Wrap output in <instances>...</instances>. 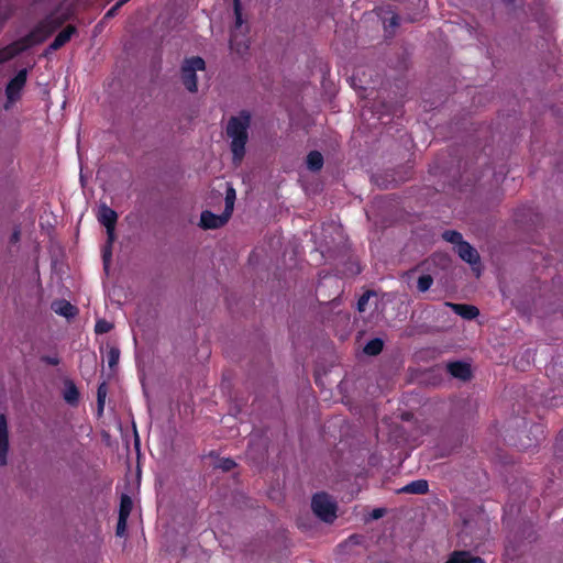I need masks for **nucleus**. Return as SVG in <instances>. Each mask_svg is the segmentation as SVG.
Returning <instances> with one entry per match:
<instances>
[{"instance_id":"1","label":"nucleus","mask_w":563,"mask_h":563,"mask_svg":"<svg viewBox=\"0 0 563 563\" xmlns=\"http://www.w3.org/2000/svg\"><path fill=\"white\" fill-rule=\"evenodd\" d=\"M250 124L251 113L246 110L240 111L238 115L231 117L228 121L225 132L231 139L230 147L234 165H239L245 156Z\"/></svg>"},{"instance_id":"2","label":"nucleus","mask_w":563,"mask_h":563,"mask_svg":"<svg viewBox=\"0 0 563 563\" xmlns=\"http://www.w3.org/2000/svg\"><path fill=\"white\" fill-rule=\"evenodd\" d=\"M233 12L235 16L234 26L230 35V48L239 55H244L250 48V26L243 20L242 5L240 0H233Z\"/></svg>"},{"instance_id":"3","label":"nucleus","mask_w":563,"mask_h":563,"mask_svg":"<svg viewBox=\"0 0 563 563\" xmlns=\"http://www.w3.org/2000/svg\"><path fill=\"white\" fill-rule=\"evenodd\" d=\"M206 69V62L199 56L186 58L180 68L181 81L189 92L198 90L197 71Z\"/></svg>"},{"instance_id":"4","label":"nucleus","mask_w":563,"mask_h":563,"mask_svg":"<svg viewBox=\"0 0 563 563\" xmlns=\"http://www.w3.org/2000/svg\"><path fill=\"white\" fill-rule=\"evenodd\" d=\"M314 515L322 521L331 523L336 518V504L325 493H317L311 500Z\"/></svg>"},{"instance_id":"5","label":"nucleus","mask_w":563,"mask_h":563,"mask_svg":"<svg viewBox=\"0 0 563 563\" xmlns=\"http://www.w3.org/2000/svg\"><path fill=\"white\" fill-rule=\"evenodd\" d=\"M27 80V69H20L16 75L9 80L5 86L4 95H5V103L4 109L8 110L11 106H13L16 101L21 99L22 91L26 85Z\"/></svg>"},{"instance_id":"6","label":"nucleus","mask_w":563,"mask_h":563,"mask_svg":"<svg viewBox=\"0 0 563 563\" xmlns=\"http://www.w3.org/2000/svg\"><path fill=\"white\" fill-rule=\"evenodd\" d=\"M97 219L107 230L108 240L106 246H112L118 213L107 203H100L97 211Z\"/></svg>"},{"instance_id":"7","label":"nucleus","mask_w":563,"mask_h":563,"mask_svg":"<svg viewBox=\"0 0 563 563\" xmlns=\"http://www.w3.org/2000/svg\"><path fill=\"white\" fill-rule=\"evenodd\" d=\"M229 218L230 217H227L225 212L218 216L209 210H206L201 212L199 225L203 229H218L224 225Z\"/></svg>"},{"instance_id":"8","label":"nucleus","mask_w":563,"mask_h":563,"mask_svg":"<svg viewBox=\"0 0 563 563\" xmlns=\"http://www.w3.org/2000/svg\"><path fill=\"white\" fill-rule=\"evenodd\" d=\"M34 34L27 33L26 35L13 41L9 45L4 46L9 54H12V58L18 56L19 54L25 52L26 49L37 45L35 40L32 38Z\"/></svg>"},{"instance_id":"9","label":"nucleus","mask_w":563,"mask_h":563,"mask_svg":"<svg viewBox=\"0 0 563 563\" xmlns=\"http://www.w3.org/2000/svg\"><path fill=\"white\" fill-rule=\"evenodd\" d=\"M9 431L4 415H0V465L8 464Z\"/></svg>"},{"instance_id":"10","label":"nucleus","mask_w":563,"mask_h":563,"mask_svg":"<svg viewBox=\"0 0 563 563\" xmlns=\"http://www.w3.org/2000/svg\"><path fill=\"white\" fill-rule=\"evenodd\" d=\"M459 256L468 263L475 273L476 277L481 276L482 273V264L481 256L477 252V249H457Z\"/></svg>"},{"instance_id":"11","label":"nucleus","mask_w":563,"mask_h":563,"mask_svg":"<svg viewBox=\"0 0 563 563\" xmlns=\"http://www.w3.org/2000/svg\"><path fill=\"white\" fill-rule=\"evenodd\" d=\"M76 33L77 27L75 25H67L55 36L54 41L48 45L47 51H57L62 48L66 43L70 41L71 36Z\"/></svg>"},{"instance_id":"12","label":"nucleus","mask_w":563,"mask_h":563,"mask_svg":"<svg viewBox=\"0 0 563 563\" xmlns=\"http://www.w3.org/2000/svg\"><path fill=\"white\" fill-rule=\"evenodd\" d=\"M67 20V15L52 12L46 15L41 22L46 27V35H52L57 29H59Z\"/></svg>"},{"instance_id":"13","label":"nucleus","mask_w":563,"mask_h":563,"mask_svg":"<svg viewBox=\"0 0 563 563\" xmlns=\"http://www.w3.org/2000/svg\"><path fill=\"white\" fill-rule=\"evenodd\" d=\"M445 306L450 307L456 314L466 320H472L479 313V310L472 305L445 302Z\"/></svg>"},{"instance_id":"14","label":"nucleus","mask_w":563,"mask_h":563,"mask_svg":"<svg viewBox=\"0 0 563 563\" xmlns=\"http://www.w3.org/2000/svg\"><path fill=\"white\" fill-rule=\"evenodd\" d=\"M448 372L455 378L467 380L471 378V367L464 362H452L446 365Z\"/></svg>"},{"instance_id":"15","label":"nucleus","mask_w":563,"mask_h":563,"mask_svg":"<svg viewBox=\"0 0 563 563\" xmlns=\"http://www.w3.org/2000/svg\"><path fill=\"white\" fill-rule=\"evenodd\" d=\"M540 220L541 218L539 213L533 212L532 208L518 209L515 213V221L522 225L527 223L537 225L540 222Z\"/></svg>"},{"instance_id":"16","label":"nucleus","mask_w":563,"mask_h":563,"mask_svg":"<svg viewBox=\"0 0 563 563\" xmlns=\"http://www.w3.org/2000/svg\"><path fill=\"white\" fill-rule=\"evenodd\" d=\"M52 310L67 319L77 314V308L66 300H56L51 306Z\"/></svg>"},{"instance_id":"17","label":"nucleus","mask_w":563,"mask_h":563,"mask_svg":"<svg viewBox=\"0 0 563 563\" xmlns=\"http://www.w3.org/2000/svg\"><path fill=\"white\" fill-rule=\"evenodd\" d=\"M445 563H485V561L467 551H454Z\"/></svg>"},{"instance_id":"18","label":"nucleus","mask_w":563,"mask_h":563,"mask_svg":"<svg viewBox=\"0 0 563 563\" xmlns=\"http://www.w3.org/2000/svg\"><path fill=\"white\" fill-rule=\"evenodd\" d=\"M429 490V484L426 479H416L405 485L399 489L400 493L412 494V495H423Z\"/></svg>"},{"instance_id":"19","label":"nucleus","mask_w":563,"mask_h":563,"mask_svg":"<svg viewBox=\"0 0 563 563\" xmlns=\"http://www.w3.org/2000/svg\"><path fill=\"white\" fill-rule=\"evenodd\" d=\"M441 239L452 244L453 246L468 247L472 246L468 242L463 240L462 234L455 230H445L441 233Z\"/></svg>"},{"instance_id":"20","label":"nucleus","mask_w":563,"mask_h":563,"mask_svg":"<svg viewBox=\"0 0 563 563\" xmlns=\"http://www.w3.org/2000/svg\"><path fill=\"white\" fill-rule=\"evenodd\" d=\"M323 163H324L323 156L319 151L314 150V151H311L308 153L307 158H306V164H307V168L310 172L316 173V172L321 170V168L323 167Z\"/></svg>"},{"instance_id":"21","label":"nucleus","mask_w":563,"mask_h":563,"mask_svg":"<svg viewBox=\"0 0 563 563\" xmlns=\"http://www.w3.org/2000/svg\"><path fill=\"white\" fill-rule=\"evenodd\" d=\"M64 399L69 405H76L79 400V391L73 382H67L64 390Z\"/></svg>"},{"instance_id":"22","label":"nucleus","mask_w":563,"mask_h":563,"mask_svg":"<svg viewBox=\"0 0 563 563\" xmlns=\"http://www.w3.org/2000/svg\"><path fill=\"white\" fill-rule=\"evenodd\" d=\"M384 347V342L379 338H375L366 343L364 346V353L371 356L378 355Z\"/></svg>"},{"instance_id":"23","label":"nucleus","mask_w":563,"mask_h":563,"mask_svg":"<svg viewBox=\"0 0 563 563\" xmlns=\"http://www.w3.org/2000/svg\"><path fill=\"white\" fill-rule=\"evenodd\" d=\"M133 508V501L130 496L122 495L120 500V509H119V516L120 517H128L130 516Z\"/></svg>"},{"instance_id":"24","label":"nucleus","mask_w":563,"mask_h":563,"mask_svg":"<svg viewBox=\"0 0 563 563\" xmlns=\"http://www.w3.org/2000/svg\"><path fill=\"white\" fill-rule=\"evenodd\" d=\"M46 27L38 22L35 27L30 32V34H34L32 38L35 40L36 44L43 43L51 35H46Z\"/></svg>"},{"instance_id":"25","label":"nucleus","mask_w":563,"mask_h":563,"mask_svg":"<svg viewBox=\"0 0 563 563\" xmlns=\"http://www.w3.org/2000/svg\"><path fill=\"white\" fill-rule=\"evenodd\" d=\"M107 391H108V388H107L106 383L100 384L98 387V390H97V406H98L99 413H102V411H103Z\"/></svg>"},{"instance_id":"26","label":"nucleus","mask_w":563,"mask_h":563,"mask_svg":"<svg viewBox=\"0 0 563 563\" xmlns=\"http://www.w3.org/2000/svg\"><path fill=\"white\" fill-rule=\"evenodd\" d=\"M234 201H235V190L230 187L227 190L225 208H224V211H223V212L227 213V217H231V214L233 212Z\"/></svg>"},{"instance_id":"27","label":"nucleus","mask_w":563,"mask_h":563,"mask_svg":"<svg viewBox=\"0 0 563 563\" xmlns=\"http://www.w3.org/2000/svg\"><path fill=\"white\" fill-rule=\"evenodd\" d=\"M108 365L110 368H114L120 360V350L117 346H109L107 353Z\"/></svg>"},{"instance_id":"28","label":"nucleus","mask_w":563,"mask_h":563,"mask_svg":"<svg viewBox=\"0 0 563 563\" xmlns=\"http://www.w3.org/2000/svg\"><path fill=\"white\" fill-rule=\"evenodd\" d=\"M433 284V278L431 275H422L418 278L417 288L419 291L424 292L430 289Z\"/></svg>"},{"instance_id":"29","label":"nucleus","mask_w":563,"mask_h":563,"mask_svg":"<svg viewBox=\"0 0 563 563\" xmlns=\"http://www.w3.org/2000/svg\"><path fill=\"white\" fill-rule=\"evenodd\" d=\"M112 329H113V324L111 322L107 321L106 319H99V320H97V322L95 324V332L97 334L108 333Z\"/></svg>"},{"instance_id":"30","label":"nucleus","mask_w":563,"mask_h":563,"mask_svg":"<svg viewBox=\"0 0 563 563\" xmlns=\"http://www.w3.org/2000/svg\"><path fill=\"white\" fill-rule=\"evenodd\" d=\"M400 23V18L397 13L391 12V16L389 19L384 18V27L386 31L389 29H396Z\"/></svg>"},{"instance_id":"31","label":"nucleus","mask_w":563,"mask_h":563,"mask_svg":"<svg viewBox=\"0 0 563 563\" xmlns=\"http://www.w3.org/2000/svg\"><path fill=\"white\" fill-rule=\"evenodd\" d=\"M371 295H372V291H367V292L363 294V295L360 297V299L357 300V310H358L360 312L365 311V309H366V306H367V303H368V299H369Z\"/></svg>"},{"instance_id":"32","label":"nucleus","mask_w":563,"mask_h":563,"mask_svg":"<svg viewBox=\"0 0 563 563\" xmlns=\"http://www.w3.org/2000/svg\"><path fill=\"white\" fill-rule=\"evenodd\" d=\"M111 256L112 252L111 249H104L102 253V262H103V268L107 274H109L110 263H111Z\"/></svg>"},{"instance_id":"33","label":"nucleus","mask_w":563,"mask_h":563,"mask_svg":"<svg viewBox=\"0 0 563 563\" xmlns=\"http://www.w3.org/2000/svg\"><path fill=\"white\" fill-rule=\"evenodd\" d=\"M128 517H120L117 523V536L122 537L126 530Z\"/></svg>"},{"instance_id":"34","label":"nucleus","mask_w":563,"mask_h":563,"mask_svg":"<svg viewBox=\"0 0 563 563\" xmlns=\"http://www.w3.org/2000/svg\"><path fill=\"white\" fill-rule=\"evenodd\" d=\"M234 466L235 462L231 459H222L218 464V467L225 472L231 471Z\"/></svg>"},{"instance_id":"35","label":"nucleus","mask_w":563,"mask_h":563,"mask_svg":"<svg viewBox=\"0 0 563 563\" xmlns=\"http://www.w3.org/2000/svg\"><path fill=\"white\" fill-rule=\"evenodd\" d=\"M121 8V5H119V3L117 2L113 7H111L104 14L103 19H110V18H113L119 9Z\"/></svg>"},{"instance_id":"36","label":"nucleus","mask_w":563,"mask_h":563,"mask_svg":"<svg viewBox=\"0 0 563 563\" xmlns=\"http://www.w3.org/2000/svg\"><path fill=\"white\" fill-rule=\"evenodd\" d=\"M12 59V54L5 49V47L0 48V65Z\"/></svg>"},{"instance_id":"37","label":"nucleus","mask_w":563,"mask_h":563,"mask_svg":"<svg viewBox=\"0 0 563 563\" xmlns=\"http://www.w3.org/2000/svg\"><path fill=\"white\" fill-rule=\"evenodd\" d=\"M42 361L53 366L59 364V358L57 356H43Z\"/></svg>"},{"instance_id":"38","label":"nucleus","mask_w":563,"mask_h":563,"mask_svg":"<svg viewBox=\"0 0 563 563\" xmlns=\"http://www.w3.org/2000/svg\"><path fill=\"white\" fill-rule=\"evenodd\" d=\"M384 514H385V509L376 508V509L373 510L372 517H373V519H379V518H382L384 516Z\"/></svg>"},{"instance_id":"39","label":"nucleus","mask_w":563,"mask_h":563,"mask_svg":"<svg viewBox=\"0 0 563 563\" xmlns=\"http://www.w3.org/2000/svg\"><path fill=\"white\" fill-rule=\"evenodd\" d=\"M19 239H20V231L19 230H14L12 235H11V242L12 243H16V242H19Z\"/></svg>"},{"instance_id":"40","label":"nucleus","mask_w":563,"mask_h":563,"mask_svg":"<svg viewBox=\"0 0 563 563\" xmlns=\"http://www.w3.org/2000/svg\"><path fill=\"white\" fill-rule=\"evenodd\" d=\"M329 229H332V230L336 231L340 234L341 228L336 227V225H330L329 228H323V233L325 234Z\"/></svg>"},{"instance_id":"41","label":"nucleus","mask_w":563,"mask_h":563,"mask_svg":"<svg viewBox=\"0 0 563 563\" xmlns=\"http://www.w3.org/2000/svg\"><path fill=\"white\" fill-rule=\"evenodd\" d=\"M340 238H341L340 241H338V242L333 241L335 247L342 246L341 244H343L342 236L340 235Z\"/></svg>"},{"instance_id":"42","label":"nucleus","mask_w":563,"mask_h":563,"mask_svg":"<svg viewBox=\"0 0 563 563\" xmlns=\"http://www.w3.org/2000/svg\"><path fill=\"white\" fill-rule=\"evenodd\" d=\"M504 3L506 4H514L516 2V0H503Z\"/></svg>"},{"instance_id":"43","label":"nucleus","mask_w":563,"mask_h":563,"mask_svg":"<svg viewBox=\"0 0 563 563\" xmlns=\"http://www.w3.org/2000/svg\"><path fill=\"white\" fill-rule=\"evenodd\" d=\"M130 0H119L118 3L119 5H124L125 3H128Z\"/></svg>"},{"instance_id":"44","label":"nucleus","mask_w":563,"mask_h":563,"mask_svg":"<svg viewBox=\"0 0 563 563\" xmlns=\"http://www.w3.org/2000/svg\"><path fill=\"white\" fill-rule=\"evenodd\" d=\"M354 274H358L361 273V267L358 265H356V269L353 272Z\"/></svg>"}]
</instances>
